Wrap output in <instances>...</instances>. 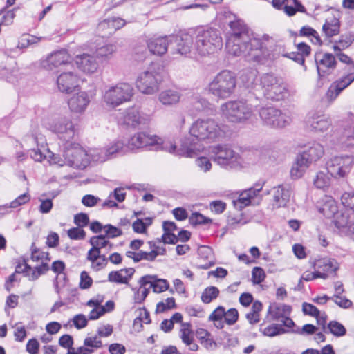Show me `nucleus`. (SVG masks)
<instances>
[{
    "label": "nucleus",
    "instance_id": "obj_1",
    "mask_svg": "<svg viewBox=\"0 0 354 354\" xmlns=\"http://www.w3.org/2000/svg\"><path fill=\"white\" fill-rule=\"evenodd\" d=\"M230 27L231 32L226 41L228 53L234 56L243 55L249 62H261V40L250 35L247 26L240 20L230 22Z\"/></svg>",
    "mask_w": 354,
    "mask_h": 354
},
{
    "label": "nucleus",
    "instance_id": "obj_2",
    "mask_svg": "<svg viewBox=\"0 0 354 354\" xmlns=\"http://www.w3.org/2000/svg\"><path fill=\"white\" fill-rule=\"evenodd\" d=\"M130 151L144 148L148 146L157 145L156 149L174 153L176 156L193 157L196 154V149L189 138H184L180 140V145L177 146L171 141L165 140L155 135L145 132H138L132 136L127 142Z\"/></svg>",
    "mask_w": 354,
    "mask_h": 354
},
{
    "label": "nucleus",
    "instance_id": "obj_3",
    "mask_svg": "<svg viewBox=\"0 0 354 354\" xmlns=\"http://www.w3.org/2000/svg\"><path fill=\"white\" fill-rule=\"evenodd\" d=\"M227 126L214 118L198 119L189 128L192 136L199 140L209 142H216L225 138Z\"/></svg>",
    "mask_w": 354,
    "mask_h": 354
},
{
    "label": "nucleus",
    "instance_id": "obj_4",
    "mask_svg": "<svg viewBox=\"0 0 354 354\" xmlns=\"http://www.w3.org/2000/svg\"><path fill=\"white\" fill-rule=\"evenodd\" d=\"M279 78L273 73H264L259 77L257 70L254 68L245 71L241 77L244 86L255 95L257 99L261 98Z\"/></svg>",
    "mask_w": 354,
    "mask_h": 354
},
{
    "label": "nucleus",
    "instance_id": "obj_5",
    "mask_svg": "<svg viewBox=\"0 0 354 354\" xmlns=\"http://www.w3.org/2000/svg\"><path fill=\"white\" fill-rule=\"evenodd\" d=\"M222 116L229 122L241 124L250 120L254 113L252 106L246 100H230L221 104Z\"/></svg>",
    "mask_w": 354,
    "mask_h": 354
},
{
    "label": "nucleus",
    "instance_id": "obj_6",
    "mask_svg": "<svg viewBox=\"0 0 354 354\" xmlns=\"http://www.w3.org/2000/svg\"><path fill=\"white\" fill-rule=\"evenodd\" d=\"M223 46V40L219 32L214 28L198 30L195 39V50L201 56L216 53Z\"/></svg>",
    "mask_w": 354,
    "mask_h": 354
},
{
    "label": "nucleus",
    "instance_id": "obj_7",
    "mask_svg": "<svg viewBox=\"0 0 354 354\" xmlns=\"http://www.w3.org/2000/svg\"><path fill=\"white\" fill-rule=\"evenodd\" d=\"M236 86V77L234 74L228 70H223L209 82L208 89L215 97L226 99L234 93Z\"/></svg>",
    "mask_w": 354,
    "mask_h": 354
},
{
    "label": "nucleus",
    "instance_id": "obj_8",
    "mask_svg": "<svg viewBox=\"0 0 354 354\" xmlns=\"http://www.w3.org/2000/svg\"><path fill=\"white\" fill-rule=\"evenodd\" d=\"M209 156L216 164L225 169H236L241 166L242 158L227 145L218 144L209 148Z\"/></svg>",
    "mask_w": 354,
    "mask_h": 354
},
{
    "label": "nucleus",
    "instance_id": "obj_9",
    "mask_svg": "<svg viewBox=\"0 0 354 354\" xmlns=\"http://www.w3.org/2000/svg\"><path fill=\"white\" fill-rule=\"evenodd\" d=\"M133 95V88L131 84L119 82L109 86L102 94V102L109 108L114 109L122 104L129 102Z\"/></svg>",
    "mask_w": 354,
    "mask_h": 354
},
{
    "label": "nucleus",
    "instance_id": "obj_10",
    "mask_svg": "<svg viewBox=\"0 0 354 354\" xmlns=\"http://www.w3.org/2000/svg\"><path fill=\"white\" fill-rule=\"evenodd\" d=\"M259 115L263 124L270 128H284L291 122V118L286 113L273 106L261 107Z\"/></svg>",
    "mask_w": 354,
    "mask_h": 354
},
{
    "label": "nucleus",
    "instance_id": "obj_11",
    "mask_svg": "<svg viewBox=\"0 0 354 354\" xmlns=\"http://www.w3.org/2000/svg\"><path fill=\"white\" fill-rule=\"evenodd\" d=\"M63 156L66 165L75 169H83L88 164V155L78 143L64 144Z\"/></svg>",
    "mask_w": 354,
    "mask_h": 354
},
{
    "label": "nucleus",
    "instance_id": "obj_12",
    "mask_svg": "<svg viewBox=\"0 0 354 354\" xmlns=\"http://www.w3.org/2000/svg\"><path fill=\"white\" fill-rule=\"evenodd\" d=\"M354 164V158L350 156H335L329 159L326 167L328 172L335 178L346 177Z\"/></svg>",
    "mask_w": 354,
    "mask_h": 354
},
{
    "label": "nucleus",
    "instance_id": "obj_13",
    "mask_svg": "<svg viewBox=\"0 0 354 354\" xmlns=\"http://www.w3.org/2000/svg\"><path fill=\"white\" fill-rule=\"evenodd\" d=\"M129 151L127 143L122 140H115L105 149L94 150L91 156L94 161L103 162L117 156L124 155Z\"/></svg>",
    "mask_w": 354,
    "mask_h": 354
},
{
    "label": "nucleus",
    "instance_id": "obj_14",
    "mask_svg": "<svg viewBox=\"0 0 354 354\" xmlns=\"http://www.w3.org/2000/svg\"><path fill=\"white\" fill-rule=\"evenodd\" d=\"M161 82L162 77L159 73L145 71L138 77L136 86L141 93L152 95L159 90Z\"/></svg>",
    "mask_w": 354,
    "mask_h": 354
},
{
    "label": "nucleus",
    "instance_id": "obj_15",
    "mask_svg": "<svg viewBox=\"0 0 354 354\" xmlns=\"http://www.w3.org/2000/svg\"><path fill=\"white\" fill-rule=\"evenodd\" d=\"M50 129L63 142V145L71 142L75 133L73 122L66 118H61L54 122Z\"/></svg>",
    "mask_w": 354,
    "mask_h": 354
},
{
    "label": "nucleus",
    "instance_id": "obj_16",
    "mask_svg": "<svg viewBox=\"0 0 354 354\" xmlns=\"http://www.w3.org/2000/svg\"><path fill=\"white\" fill-rule=\"evenodd\" d=\"M315 61L319 77H324L330 73L335 68L337 64L335 57L328 53H316Z\"/></svg>",
    "mask_w": 354,
    "mask_h": 354
},
{
    "label": "nucleus",
    "instance_id": "obj_17",
    "mask_svg": "<svg viewBox=\"0 0 354 354\" xmlns=\"http://www.w3.org/2000/svg\"><path fill=\"white\" fill-rule=\"evenodd\" d=\"M70 62V55L66 50H59L48 55L40 62L42 68L52 71L60 66L66 65Z\"/></svg>",
    "mask_w": 354,
    "mask_h": 354
},
{
    "label": "nucleus",
    "instance_id": "obj_18",
    "mask_svg": "<svg viewBox=\"0 0 354 354\" xmlns=\"http://www.w3.org/2000/svg\"><path fill=\"white\" fill-rule=\"evenodd\" d=\"M305 122L308 129L317 133L324 132L332 125V122L329 117L317 113L308 114Z\"/></svg>",
    "mask_w": 354,
    "mask_h": 354
},
{
    "label": "nucleus",
    "instance_id": "obj_19",
    "mask_svg": "<svg viewBox=\"0 0 354 354\" xmlns=\"http://www.w3.org/2000/svg\"><path fill=\"white\" fill-rule=\"evenodd\" d=\"M79 76L74 72L68 71L62 73L57 77V86L62 93H70L75 91L79 86Z\"/></svg>",
    "mask_w": 354,
    "mask_h": 354
},
{
    "label": "nucleus",
    "instance_id": "obj_20",
    "mask_svg": "<svg viewBox=\"0 0 354 354\" xmlns=\"http://www.w3.org/2000/svg\"><path fill=\"white\" fill-rule=\"evenodd\" d=\"M122 120L128 126L138 127L147 124L150 121V116L140 113L136 107H131L124 112Z\"/></svg>",
    "mask_w": 354,
    "mask_h": 354
},
{
    "label": "nucleus",
    "instance_id": "obj_21",
    "mask_svg": "<svg viewBox=\"0 0 354 354\" xmlns=\"http://www.w3.org/2000/svg\"><path fill=\"white\" fill-rule=\"evenodd\" d=\"M171 48L172 53L187 55L191 52L193 44V39L189 34H183L180 36L171 35Z\"/></svg>",
    "mask_w": 354,
    "mask_h": 354
},
{
    "label": "nucleus",
    "instance_id": "obj_22",
    "mask_svg": "<svg viewBox=\"0 0 354 354\" xmlns=\"http://www.w3.org/2000/svg\"><path fill=\"white\" fill-rule=\"evenodd\" d=\"M324 154V147L319 142H312L306 145L298 155L309 165L319 160Z\"/></svg>",
    "mask_w": 354,
    "mask_h": 354
},
{
    "label": "nucleus",
    "instance_id": "obj_23",
    "mask_svg": "<svg viewBox=\"0 0 354 354\" xmlns=\"http://www.w3.org/2000/svg\"><path fill=\"white\" fill-rule=\"evenodd\" d=\"M292 194L289 184H281L273 188L274 205L277 208L286 207L290 201Z\"/></svg>",
    "mask_w": 354,
    "mask_h": 354
},
{
    "label": "nucleus",
    "instance_id": "obj_24",
    "mask_svg": "<svg viewBox=\"0 0 354 354\" xmlns=\"http://www.w3.org/2000/svg\"><path fill=\"white\" fill-rule=\"evenodd\" d=\"M90 102L88 93L81 91L74 94L68 101L70 110L75 113L84 112Z\"/></svg>",
    "mask_w": 354,
    "mask_h": 354
},
{
    "label": "nucleus",
    "instance_id": "obj_25",
    "mask_svg": "<svg viewBox=\"0 0 354 354\" xmlns=\"http://www.w3.org/2000/svg\"><path fill=\"white\" fill-rule=\"evenodd\" d=\"M75 62L78 68L85 73H94L98 68V63L95 58L88 54L77 55Z\"/></svg>",
    "mask_w": 354,
    "mask_h": 354
},
{
    "label": "nucleus",
    "instance_id": "obj_26",
    "mask_svg": "<svg viewBox=\"0 0 354 354\" xmlns=\"http://www.w3.org/2000/svg\"><path fill=\"white\" fill-rule=\"evenodd\" d=\"M171 35L151 38L147 41L149 51L157 55H162L167 51L169 45H171Z\"/></svg>",
    "mask_w": 354,
    "mask_h": 354
},
{
    "label": "nucleus",
    "instance_id": "obj_27",
    "mask_svg": "<svg viewBox=\"0 0 354 354\" xmlns=\"http://www.w3.org/2000/svg\"><path fill=\"white\" fill-rule=\"evenodd\" d=\"M288 95L287 86L281 78H279L274 86L263 97L273 101H279L284 100Z\"/></svg>",
    "mask_w": 354,
    "mask_h": 354
},
{
    "label": "nucleus",
    "instance_id": "obj_28",
    "mask_svg": "<svg viewBox=\"0 0 354 354\" xmlns=\"http://www.w3.org/2000/svg\"><path fill=\"white\" fill-rule=\"evenodd\" d=\"M89 243L91 245V248L88 252L95 254H106L103 252V250H106V252H109L113 248V243H111L106 238V236L102 234L98 236H93L89 240Z\"/></svg>",
    "mask_w": 354,
    "mask_h": 354
},
{
    "label": "nucleus",
    "instance_id": "obj_29",
    "mask_svg": "<svg viewBox=\"0 0 354 354\" xmlns=\"http://www.w3.org/2000/svg\"><path fill=\"white\" fill-rule=\"evenodd\" d=\"M139 284L149 286L153 288L155 292H162L169 288V283L165 279H157L156 276L146 275L142 277L139 280Z\"/></svg>",
    "mask_w": 354,
    "mask_h": 354
},
{
    "label": "nucleus",
    "instance_id": "obj_30",
    "mask_svg": "<svg viewBox=\"0 0 354 354\" xmlns=\"http://www.w3.org/2000/svg\"><path fill=\"white\" fill-rule=\"evenodd\" d=\"M135 272L133 268L121 269L118 271H111L108 274V280L115 283L128 284L129 279Z\"/></svg>",
    "mask_w": 354,
    "mask_h": 354
},
{
    "label": "nucleus",
    "instance_id": "obj_31",
    "mask_svg": "<svg viewBox=\"0 0 354 354\" xmlns=\"http://www.w3.org/2000/svg\"><path fill=\"white\" fill-rule=\"evenodd\" d=\"M314 268L328 276V273H333L338 269V263L334 259L322 258L314 263Z\"/></svg>",
    "mask_w": 354,
    "mask_h": 354
},
{
    "label": "nucleus",
    "instance_id": "obj_32",
    "mask_svg": "<svg viewBox=\"0 0 354 354\" xmlns=\"http://www.w3.org/2000/svg\"><path fill=\"white\" fill-rule=\"evenodd\" d=\"M181 94L176 89H166L160 93L159 101L165 106H173L178 104Z\"/></svg>",
    "mask_w": 354,
    "mask_h": 354
},
{
    "label": "nucleus",
    "instance_id": "obj_33",
    "mask_svg": "<svg viewBox=\"0 0 354 354\" xmlns=\"http://www.w3.org/2000/svg\"><path fill=\"white\" fill-rule=\"evenodd\" d=\"M86 259L91 262V268L96 272L104 268L108 263V258L106 254H95L88 252Z\"/></svg>",
    "mask_w": 354,
    "mask_h": 354
},
{
    "label": "nucleus",
    "instance_id": "obj_34",
    "mask_svg": "<svg viewBox=\"0 0 354 354\" xmlns=\"http://www.w3.org/2000/svg\"><path fill=\"white\" fill-rule=\"evenodd\" d=\"M339 30V20L334 17L327 18L322 26V32L327 38L337 35Z\"/></svg>",
    "mask_w": 354,
    "mask_h": 354
},
{
    "label": "nucleus",
    "instance_id": "obj_35",
    "mask_svg": "<svg viewBox=\"0 0 354 354\" xmlns=\"http://www.w3.org/2000/svg\"><path fill=\"white\" fill-rule=\"evenodd\" d=\"M291 310L292 308L289 305L274 304L269 306L268 313L271 315L272 320L279 321L286 315H289Z\"/></svg>",
    "mask_w": 354,
    "mask_h": 354
},
{
    "label": "nucleus",
    "instance_id": "obj_36",
    "mask_svg": "<svg viewBox=\"0 0 354 354\" xmlns=\"http://www.w3.org/2000/svg\"><path fill=\"white\" fill-rule=\"evenodd\" d=\"M310 165L297 155L295 162L290 170L291 177L294 179L301 178Z\"/></svg>",
    "mask_w": 354,
    "mask_h": 354
},
{
    "label": "nucleus",
    "instance_id": "obj_37",
    "mask_svg": "<svg viewBox=\"0 0 354 354\" xmlns=\"http://www.w3.org/2000/svg\"><path fill=\"white\" fill-rule=\"evenodd\" d=\"M354 222V218L351 216V212L346 211L343 213L337 212L334 215V224L339 229L348 228Z\"/></svg>",
    "mask_w": 354,
    "mask_h": 354
},
{
    "label": "nucleus",
    "instance_id": "obj_38",
    "mask_svg": "<svg viewBox=\"0 0 354 354\" xmlns=\"http://www.w3.org/2000/svg\"><path fill=\"white\" fill-rule=\"evenodd\" d=\"M113 197L118 202L121 203L125 200L126 192L123 187H117L109 194V198L103 204V207H116L118 204L111 198Z\"/></svg>",
    "mask_w": 354,
    "mask_h": 354
},
{
    "label": "nucleus",
    "instance_id": "obj_39",
    "mask_svg": "<svg viewBox=\"0 0 354 354\" xmlns=\"http://www.w3.org/2000/svg\"><path fill=\"white\" fill-rule=\"evenodd\" d=\"M198 254L200 257V260L207 259L208 261L203 264H199V268L207 270L214 265V261L212 258V250L208 246H201L198 248Z\"/></svg>",
    "mask_w": 354,
    "mask_h": 354
},
{
    "label": "nucleus",
    "instance_id": "obj_40",
    "mask_svg": "<svg viewBox=\"0 0 354 354\" xmlns=\"http://www.w3.org/2000/svg\"><path fill=\"white\" fill-rule=\"evenodd\" d=\"M66 266L62 261H55L53 263L51 270L57 275L54 281V286L57 293H59V279L62 277L63 280L66 279V274L63 273L65 270Z\"/></svg>",
    "mask_w": 354,
    "mask_h": 354
},
{
    "label": "nucleus",
    "instance_id": "obj_41",
    "mask_svg": "<svg viewBox=\"0 0 354 354\" xmlns=\"http://www.w3.org/2000/svg\"><path fill=\"white\" fill-rule=\"evenodd\" d=\"M31 256L30 259L32 261L35 262H40V263H42V262H48L50 261V257L48 252H44L39 248H37L35 246V243H32L31 248Z\"/></svg>",
    "mask_w": 354,
    "mask_h": 354
},
{
    "label": "nucleus",
    "instance_id": "obj_42",
    "mask_svg": "<svg viewBox=\"0 0 354 354\" xmlns=\"http://www.w3.org/2000/svg\"><path fill=\"white\" fill-rule=\"evenodd\" d=\"M337 142L344 146L354 147V127L344 129Z\"/></svg>",
    "mask_w": 354,
    "mask_h": 354
},
{
    "label": "nucleus",
    "instance_id": "obj_43",
    "mask_svg": "<svg viewBox=\"0 0 354 354\" xmlns=\"http://www.w3.org/2000/svg\"><path fill=\"white\" fill-rule=\"evenodd\" d=\"M326 330V333H331L337 337L344 336L346 333V329L344 325L335 320L328 324Z\"/></svg>",
    "mask_w": 354,
    "mask_h": 354
},
{
    "label": "nucleus",
    "instance_id": "obj_44",
    "mask_svg": "<svg viewBox=\"0 0 354 354\" xmlns=\"http://www.w3.org/2000/svg\"><path fill=\"white\" fill-rule=\"evenodd\" d=\"M260 330L263 333V335L268 337H274L287 333V330L281 325L275 324L268 326L264 328H261Z\"/></svg>",
    "mask_w": 354,
    "mask_h": 354
},
{
    "label": "nucleus",
    "instance_id": "obj_45",
    "mask_svg": "<svg viewBox=\"0 0 354 354\" xmlns=\"http://www.w3.org/2000/svg\"><path fill=\"white\" fill-rule=\"evenodd\" d=\"M50 270V267L47 262H42L40 265L35 266L34 268L30 271V273L28 272L29 280L35 281L37 280L41 275L44 274Z\"/></svg>",
    "mask_w": 354,
    "mask_h": 354
},
{
    "label": "nucleus",
    "instance_id": "obj_46",
    "mask_svg": "<svg viewBox=\"0 0 354 354\" xmlns=\"http://www.w3.org/2000/svg\"><path fill=\"white\" fill-rule=\"evenodd\" d=\"M219 295V290L215 286L206 288L201 294V301L205 304H209L215 299Z\"/></svg>",
    "mask_w": 354,
    "mask_h": 354
},
{
    "label": "nucleus",
    "instance_id": "obj_47",
    "mask_svg": "<svg viewBox=\"0 0 354 354\" xmlns=\"http://www.w3.org/2000/svg\"><path fill=\"white\" fill-rule=\"evenodd\" d=\"M180 338L185 344H191L193 342L194 337L189 323H182Z\"/></svg>",
    "mask_w": 354,
    "mask_h": 354
},
{
    "label": "nucleus",
    "instance_id": "obj_48",
    "mask_svg": "<svg viewBox=\"0 0 354 354\" xmlns=\"http://www.w3.org/2000/svg\"><path fill=\"white\" fill-rule=\"evenodd\" d=\"M315 186L318 189H324L330 185V178L323 171H319L313 180Z\"/></svg>",
    "mask_w": 354,
    "mask_h": 354
},
{
    "label": "nucleus",
    "instance_id": "obj_49",
    "mask_svg": "<svg viewBox=\"0 0 354 354\" xmlns=\"http://www.w3.org/2000/svg\"><path fill=\"white\" fill-rule=\"evenodd\" d=\"M300 35L301 36H312L313 39L312 41L314 44H317L318 45H322V41L321 38L318 34V32L310 26H304L300 30Z\"/></svg>",
    "mask_w": 354,
    "mask_h": 354
},
{
    "label": "nucleus",
    "instance_id": "obj_50",
    "mask_svg": "<svg viewBox=\"0 0 354 354\" xmlns=\"http://www.w3.org/2000/svg\"><path fill=\"white\" fill-rule=\"evenodd\" d=\"M342 205L350 209L351 216L354 218V193L345 192L341 197Z\"/></svg>",
    "mask_w": 354,
    "mask_h": 354
},
{
    "label": "nucleus",
    "instance_id": "obj_51",
    "mask_svg": "<svg viewBox=\"0 0 354 354\" xmlns=\"http://www.w3.org/2000/svg\"><path fill=\"white\" fill-rule=\"evenodd\" d=\"M116 46L113 44H106L96 50V55L98 57L106 58L116 50Z\"/></svg>",
    "mask_w": 354,
    "mask_h": 354
},
{
    "label": "nucleus",
    "instance_id": "obj_52",
    "mask_svg": "<svg viewBox=\"0 0 354 354\" xmlns=\"http://www.w3.org/2000/svg\"><path fill=\"white\" fill-rule=\"evenodd\" d=\"M354 81V71H351L346 75L333 82L342 91Z\"/></svg>",
    "mask_w": 354,
    "mask_h": 354
},
{
    "label": "nucleus",
    "instance_id": "obj_53",
    "mask_svg": "<svg viewBox=\"0 0 354 354\" xmlns=\"http://www.w3.org/2000/svg\"><path fill=\"white\" fill-rule=\"evenodd\" d=\"M176 308V302L174 297H169L164 301H161L157 304L156 312L163 313L167 310H170Z\"/></svg>",
    "mask_w": 354,
    "mask_h": 354
},
{
    "label": "nucleus",
    "instance_id": "obj_54",
    "mask_svg": "<svg viewBox=\"0 0 354 354\" xmlns=\"http://www.w3.org/2000/svg\"><path fill=\"white\" fill-rule=\"evenodd\" d=\"M149 292V288L147 286L140 284V288L134 294V301L136 304L142 303Z\"/></svg>",
    "mask_w": 354,
    "mask_h": 354
},
{
    "label": "nucleus",
    "instance_id": "obj_55",
    "mask_svg": "<svg viewBox=\"0 0 354 354\" xmlns=\"http://www.w3.org/2000/svg\"><path fill=\"white\" fill-rule=\"evenodd\" d=\"M105 24H107V26L110 28H113L114 30L120 29V28L123 27L125 25V21L119 17H111L106 20H105L101 26H104Z\"/></svg>",
    "mask_w": 354,
    "mask_h": 354
},
{
    "label": "nucleus",
    "instance_id": "obj_56",
    "mask_svg": "<svg viewBox=\"0 0 354 354\" xmlns=\"http://www.w3.org/2000/svg\"><path fill=\"white\" fill-rule=\"evenodd\" d=\"M105 234H102L103 236H106V238L108 239L109 238H116L122 234V232L120 229L111 225L107 224L104 226Z\"/></svg>",
    "mask_w": 354,
    "mask_h": 354
},
{
    "label": "nucleus",
    "instance_id": "obj_57",
    "mask_svg": "<svg viewBox=\"0 0 354 354\" xmlns=\"http://www.w3.org/2000/svg\"><path fill=\"white\" fill-rule=\"evenodd\" d=\"M317 329L315 326L307 324L304 325L302 328L298 327L297 329H293L292 332L301 335H309L316 333Z\"/></svg>",
    "mask_w": 354,
    "mask_h": 354
},
{
    "label": "nucleus",
    "instance_id": "obj_58",
    "mask_svg": "<svg viewBox=\"0 0 354 354\" xmlns=\"http://www.w3.org/2000/svg\"><path fill=\"white\" fill-rule=\"evenodd\" d=\"M139 311V317L136 318L133 321V327H136L137 324H140V328H142V322H145V324H149L151 322L149 313L145 308L140 309Z\"/></svg>",
    "mask_w": 354,
    "mask_h": 354
},
{
    "label": "nucleus",
    "instance_id": "obj_59",
    "mask_svg": "<svg viewBox=\"0 0 354 354\" xmlns=\"http://www.w3.org/2000/svg\"><path fill=\"white\" fill-rule=\"evenodd\" d=\"M266 274L264 270L259 267H254L252 272V282L254 284H259L264 281Z\"/></svg>",
    "mask_w": 354,
    "mask_h": 354
},
{
    "label": "nucleus",
    "instance_id": "obj_60",
    "mask_svg": "<svg viewBox=\"0 0 354 354\" xmlns=\"http://www.w3.org/2000/svg\"><path fill=\"white\" fill-rule=\"evenodd\" d=\"M30 199V196L28 193H24L19 196L17 198L12 201L9 205H6V207L16 208L21 205H24L28 202Z\"/></svg>",
    "mask_w": 354,
    "mask_h": 354
},
{
    "label": "nucleus",
    "instance_id": "obj_61",
    "mask_svg": "<svg viewBox=\"0 0 354 354\" xmlns=\"http://www.w3.org/2000/svg\"><path fill=\"white\" fill-rule=\"evenodd\" d=\"M330 299L333 300L339 307L343 308H348L353 304L351 300L346 299L345 297H342L341 295H334L333 297H330Z\"/></svg>",
    "mask_w": 354,
    "mask_h": 354
},
{
    "label": "nucleus",
    "instance_id": "obj_62",
    "mask_svg": "<svg viewBox=\"0 0 354 354\" xmlns=\"http://www.w3.org/2000/svg\"><path fill=\"white\" fill-rule=\"evenodd\" d=\"M68 236L70 239L74 240H82L86 236V232L84 230L79 227H73L68 231Z\"/></svg>",
    "mask_w": 354,
    "mask_h": 354
},
{
    "label": "nucleus",
    "instance_id": "obj_63",
    "mask_svg": "<svg viewBox=\"0 0 354 354\" xmlns=\"http://www.w3.org/2000/svg\"><path fill=\"white\" fill-rule=\"evenodd\" d=\"M248 223L243 214H239L236 216H230L227 219V224L229 226L235 228L237 225H243Z\"/></svg>",
    "mask_w": 354,
    "mask_h": 354
},
{
    "label": "nucleus",
    "instance_id": "obj_64",
    "mask_svg": "<svg viewBox=\"0 0 354 354\" xmlns=\"http://www.w3.org/2000/svg\"><path fill=\"white\" fill-rule=\"evenodd\" d=\"M239 317V313L235 308H230L225 315V322L229 324L232 325L237 321Z\"/></svg>",
    "mask_w": 354,
    "mask_h": 354
}]
</instances>
